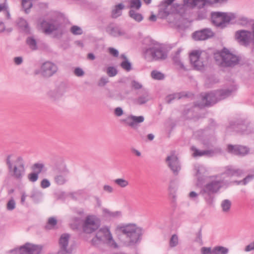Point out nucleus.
Wrapping results in <instances>:
<instances>
[{
  "label": "nucleus",
  "mask_w": 254,
  "mask_h": 254,
  "mask_svg": "<svg viewBox=\"0 0 254 254\" xmlns=\"http://www.w3.org/2000/svg\"><path fill=\"white\" fill-rule=\"evenodd\" d=\"M117 229L125 236L127 246L134 245L141 239L142 230L134 224L120 225Z\"/></svg>",
  "instance_id": "obj_1"
},
{
  "label": "nucleus",
  "mask_w": 254,
  "mask_h": 254,
  "mask_svg": "<svg viewBox=\"0 0 254 254\" xmlns=\"http://www.w3.org/2000/svg\"><path fill=\"white\" fill-rule=\"evenodd\" d=\"M235 90V88H231V89L218 90L207 93L202 98V101L204 105H198V106L202 108L203 106H212L219 101L229 96Z\"/></svg>",
  "instance_id": "obj_2"
},
{
  "label": "nucleus",
  "mask_w": 254,
  "mask_h": 254,
  "mask_svg": "<svg viewBox=\"0 0 254 254\" xmlns=\"http://www.w3.org/2000/svg\"><path fill=\"white\" fill-rule=\"evenodd\" d=\"M6 163L10 175L16 180H21L25 172L24 162L22 157L19 156L13 162H11L10 156L8 155Z\"/></svg>",
  "instance_id": "obj_3"
},
{
  "label": "nucleus",
  "mask_w": 254,
  "mask_h": 254,
  "mask_svg": "<svg viewBox=\"0 0 254 254\" xmlns=\"http://www.w3.org/2000/svg\"><path fill=\"white\" fill-rule=\"evenodd\" d=\"M144 58L148 61L163 60L166 59L167 53L164 48L157 42H151L143 52Z\"/></svg>",
  "instance_id": "obj_4"
},
{
  "label": "nucleus",
  "mask_w": 254,
  "mask_h": 254,
  "mask_svg": "<svg viewBox=\"0 0 254 254\" xmlns=\"http://www.w3.org/2000/svg\"><path fill=\"white\" fill-rule=\"evenodd\" d=\"M91 242L92 245L95 246H98L102 244H106L114 248L117 247L109 229L107 227L100 228L97 232L95 236L91 240Z\"/></svg>",
  "instance_id": "obj_5"
},
{
  "label": "nucleus",
  "mask_w": 254,
  "mask_h": 254,
  "mask_svg": "<svg viewBox=\"0 0 254 254\" xmlns=\"http://www.w3.org/2000/svg\"><path fill=\"white\" fill-rule=\"evenodd\" d=\"M223 181L213 180L207 183L201 190V194L208 203H211L213 199V194L217 193L222 187Z\"/></svg>",
  "instance_id": "obj_6"
},
{
  "label": "nucleus",
  "mask_w": 254,
  "mask_h": 254,
  "mask_svg": "<svg viewBox=\"0 0 254 254\" xmlns=\"http://www.w3.org/2000/svg\"><path fill=\"white\" fill-rule=\"evenodd\" d=\"M217 64L222 66L232 67L237 64L240 59L239 57L231 53L230 51L224 48L220 54L215 57Z\"/></svg>",
  "instance_id": "obj_7"
},
{
  "label": "nucleus",
  "mask_w": 254,
  "mask_h": 254,
  "mask_svg": "<svg viewBox=\"0 0 254 254\" xmlns=\"http://www.w3.org/2000/svg\"><path fill=\"white\" fill-rule=\"evenodd\" d=\"M211 16L212 23L221 28H225L227 24L236 18L234 13L222 12H213Z\"/></svg>",
  "instance_id": "obj_8"
},
{
  "label": "nucleus",
  "mask_w": 254,
  "mask_h": 254,
  "mask_svg": "<svg viewBox=\"0 0 254 254\" xmlns=\"http://www.w3.org/2000/svg\"><path fill=\"white\" fill-rule=\"evenodd\" d=\"M100 226V221L94 215L87 216L82 225L83 231L87 234L92 233L97 230Z\"/></svg>",
  "instance_id": "obj_9"
},
{
  "label": "nucleus",
  "mask_w": 254,
  "mask_h": 254,
  "mask_svg": "<svg viewBox=\"0 0 254 254\" xmlns=\"http://www.w3.org/2000/svg\"><path fill=\"white\" fill-rule=\"evenodd\" d=\"M57 65L54 63L47 61L41 65L39 71H36V74L40 73L44 77H50L55 74L58 71Z\"/></svg>",
  "instance_id": "obj_10"
},
{
  "label": "nucleus",
  "mask_w": 254,
  "mask_h": 254,
  "mask_svg": "<svg viewBox=\"0 0 254 254\" xmlns=\"http://www.w3.org/2000/svg\"><path fill=\"white\" fill-rule=\"evenodd\" d=\"M42 250V247L39 245L27 243L19 248L11 250V252H15L17 254H40Z\"/></svg>",
  "instance_id": "obj_11"
},
{
  "label": "nucleus",
  "mask_w": 254,
  "mask_h": 254,
  "mask_svg": "<svg viewBox=\"0 0 254 254\" xmlns=\"http://www.w3.org/2000/svg\"><path fill=\"white\" fill-rule=\"evenodd\" d=\"M252 29L253 30V27ZM235 38L241 45L247 46L250 42L253 43V31L251 32L244 30L237 31L235 33Z\"/></svg>",
  "instance_id": "obj_12"
},
{
  "label": "nucleus",
  "mask_w": 254,
  "mask_h": 254,
  "mask_svg": "<svg viewBox=\"0 0 254 254\" xmlns=\"http://www.w3.org/2000/svg\"><path fill=\"white\" fill-rule=\"evenodd\" d=\"M60 27V25L53 20H43L40 23L41 30L47 35L51 34L54 31H58Z\"/></svg>",
  "instance_id": "obj_13"
},
{
  "label": "nucleus",
  "mask_w": 254,
  "mask_h": 254,
  "mask_svg": "<svg viewBox=\"0 0 254 254\" xmlns=\"http://www.w3.org/2000/svg\"><path fill=\"white\" fill-rule=\"evenodd\" d=\"M190 60L191 64L196 70L203 69L205 64L201 53L199 51H194L190 54Z\"/></svg>",
  "instance_id": "obj_14"
},
{
  "label": "nucleus",
  "mask_w": 254,
  "mask_h": 254,
  "mask_svg": "<svg viewBox=\"0 0 254 254\" xmlns=\"http://www.w3.org/2000/svg\"><path fill=\"white\" fill-rule=\"evenodd\" d=\"M166 162L175 175H177L181 169V166L178 158L172 153L166 158Z\"/></svg>",
  "instance_id": "obj_15"
},
{
  "label": "nucleus",
  "mask_w": 254,
  "mask_h": 254,
  "mask_svg": "<svg viewBox=\"0 0 254 254\" xmlns=\"http://www.w3.org/2000/svg\"><path fill=\"white\" fill-rule=\"evenodd\" d=\"M144 121V118L143 116H135L130 115L125 119H121L120 122L125 124L132 128H136L138 124L143 122Z\"/></svg>",
  "instance_id": "obj_16"
},
{
  "label": "nucleus",
  "mask_w": 254,
  "mask_h": 254,
  "mask_svg": "<svg viewBox=\"0 0 254 254\" xmlns=\"http://www.w3.org/2000/svg\"><path fill=\"white\" fill-rule=\"evenodd\" d=\"M137 97L133 100V103L137 105H142L146 104L151 99L148 90L145 88L137 91Z\"/></svg>",
  "instance_id": "obj_17"
},
{
  "label": "nucleus",
  "mask_w": 254,
  "mask_h": 254,
  "mask_svg": "<svg viewBox=\"0 0 254 254\" xmlns=\"http://www.w3.org/2000/svg\"><path fill=\"white\" fill-rule=\"evenodd\" d=\"M65 92V85L64 84L62 83L55 89L49 90L47 94L50 99L55 101L61 97Z\"/></svg>",
  "instance_id": "obj_18"
},
{
  "label": "nucleus",
  "mask_w": 254,
  "mask_h": 254,
  "mask_svg": "<svg viewBox=\"0 0 254 254\" xmlns=\"http://www.w3.org/2000/svg\"><path fill=\"white\" fill-rule=\"evenodd\" d=\"M70 238V235L66 233L63 234L61 236L59 241L60 250L58 254H68L69 253L70 250L68 248V246Z\"/></svg>",
  "instance_id": "obj_19"
},
{
  "label": "nucleus",
  "mask_w": 254,
  "mask_h": 254,
  "mask_svg": "<svg viewBox=\"0 0 254 254\" xmlns=\"http://www.w3.org/2000/svg\"><path fill=\"white\" fill-rule=\"evenodd\" d=\"M227 151L232 154L243 156L248 154L249 149L245 146L229 144L227 146Z\"/></svg>",
  "instance_id": "obj_20"
},
{
  "label": "nucleus",
  "mask_w": 254,
  "mask_h": 254,
  "mask_svg": "<svg viewBox=\"0 0 254 254\" xmlns=\"http://www.w3.org/2000/svg\"><path fill=\"white\" fill-rule=\"evenodd\" d=\"M106 31L110 35L115 37L123 36L126 34L121 27L114 23H111L107 25Z\"/></svg>",
  "instance_id": "obj_21"
},
{
  "label": "nucleus",
  "mask_w": 254,
  "mask_h": 254,
  "mask_svg": "<svg viewBox=\"0 0 254 254\" xmlns=\"http://www.w3.org/2000/svg\"><path fill=\"white\" fill-rule=\"evenodd\" d=\"M213 36V33L208 28L203 29L193 33V38L195 40H205Z\"/></svg>",
  "instance_id": "obj_22"
},
{
  "label": "nucleus",
  "mask_w": 254,
  "mask_h": 254,
  "mask_svg": "<svg viewBox=\"0 0 254 254\" xmlns=\"http://www.w3.org/2000/svg\"><path fill=\"white\" fill-rule=\"evenodd\" d=\"M172 7L171 4H167L165 0L162 1L160 5L159 14L162 18L167 16L171 12L170 8Z\"/></svg>",
  "instance_id": "obj_23"
},
{
  "label": "nucleus",
  "mask_w": 254,
  "mask_h": 254,
  "mask_svg": "<svg viewBox=\"0 0 254 254\" xmlns=\"http://www.w3.org/2000/svg\"><path fill=\"white\" fill-rule=\"evenodd\" d=\"M231 127L236 131L240 132L242 134H248L251 132V131L248 129V126L243 123L231 124Z\"/></svg>",
  "instance_id": "obj_24"
},
{
  "label": "nucleus",
  "mask_w": 254,
  "mask_h": 254,
  "mask_svg": "<svg viewBox=\"0 0 254 254\" xmlns=\"http://www.w3.org/2000/svg\"><path fill=\"white\" fill-rule=\"evenodd\" d=\"M228 0H195L194 6H197L199 8L203 7L207 4H212L216 3H224Z\"/></svg>",
  "instance_id": "obj_25"
},
{
  "label": "nucleus",
  "mask_w": 254,
  "mask_h": 254,
  "mask_svg": "<svg viewBox=\"0 0 254 254\" xmlns=\"http://www.w3.org/2000/svg\"><path fill=\"white\" fill-rule=\"evenodd\" d=\"M191 150L193 151L192 155L194 157L202 156H211L214 154V151L212 150H199L194 146L191 147Z\"/></svg>",
  "instance_id": "obj_26"
},
{
  "label": "nucleus",
  "mask_w": 254,
  "mask_h": 254,
  "mask_svg": "<svg viewBox=\"0 0 254 254\" xmlns=\"http://www.w3.org/2000/svg\"><path fill=\"white\" fill-rule=\"evenodd\" d=\"M189 95L186 92L176 93L169 95L166 97L165 100L167 103H170L173 100L177 99H180L183 97H188Z\"/></svg>",
  "instance_id": "obj_27"
},
{
  "label": "nucleus",
  "mask_w": 254,
  "mask_h": 254,
  "mask_svg": "<svg viewBox=\"0 0 254 254\" xmlns=\"http://www.w3.org/2000/svg\"><path fill=\"white\" fill-rule=\"evenodd\" d=\"M54 180L57 185L59 186L64 185L67 182L66 175L64 173L58 174L55 176Z\"/></svg>",
  "instance_id": "obj_28"
},
{
  "label": "nucleus",
  "mask_w": 254,
  "mask_h": 254,
  "mask_svg": "<svg viewBox=\"0 0 254 254\" xmlns=\"http://www.w3.org/2000/svg\"><path fill=\"white\" fill-rule=\"evenodd\" d=\"M124 5L123 3H119L116 5L113 8L111 12V16L113 18H116L122 14V11L124 8Z\"/></svg>",
  "instance_id": "obj_29"
},
{
  "label": "nucleus",
  "mask_w": 254,
  "mask_h": 254,
  "mask_svg": "<svg viewBox=\"0 0 254 254\" xmlns=\"http://www.w3.org/2000/svg\"><path fill=\"white\" fill-rule=\"evenodd\" d=\"M181 49H179L176 52L175 55L173 57V60L174 63L179 66L182 69H186L184 67L183 64L182 63L180 60V53L181 52Z\"/></svg>",
  "instance_id": "obj_30"
},
{
  "label": "nucleus",
  "mask_w": 254,
  "mask_h": 254,
  "mask_svg": "<svg viewBox=\"0 0 254 254\" xmlns=\"http://www.w3.org/2000/svg\"><path fill=\"white\" fill-rule=\"evenodd\" d=\"M121 57L124 60L121 64V67L127 71H130L131 69V63L128 61L127 57L124 54L121 55Z\"/></svg>",
  "instance_id": "obj_31"
},
{
  "label": "nucleus",
  "mask_w": 254,
  "mask_h": 254,
  "mask_svg": "<svg viewBox=\"0 0 254 254\" xmlns=\"http://www.w3.org/2000/svg\"><path fill=\"white\" fill-rule=\"evenodd\" d=\"M232 205L231 201L229 199L223 200L221 203V206L222 211L224 213H228L231 209Z\"/></svg>",
  "instance_id": "obj_32"
},
{
  "label": "nucleus",
  "mask_w": 254,
  "mask_h": 254,
  "mask_svg": "<svg viewBox=\"0 0 254 254\" xmlns=\"http://www.w3.org/2000/svg\"><path fill=\"white\" fill-rule=\"evenodd\" d=\"M32 170L35 173L38 175L43 171H46L44 164L42 163H36L33 164L32 167Z\"/></svg>",
  "instance_id": "obj_33"
},
{
  "label": "nucleus",
  "mask_w": 254,
  "mask_h": 254,
  "mask_svg": "<svg viewBox=\"0 0 254 254\" xmlns=\"http://www.w3.org/2000/svg\"><path fill=\"white\" fill-rule=\"evenodd\" d=\"M129 16L137 22H140L143 20V17L141 14L136 12L131 9L129 11Z\"/></svg>",
  "instance_id": "obj_34"
},
{
  "label": "nucleus",
  "mask_w": 254,
  "mask_h": 254,
  "mask_svg": "<svg viewBox=\"0 0 254 254\" xmlns=\"http://www.w3.org/2000/svg\"><path fill=\"white\" fill-rule=\"evenodd\" d=\"M229 249L223 246H216L213 248V254H228Z\"/></svg>",
  "instance_id": "obj_35"
},
{
  "label": "nucleus",
  "mask_w": 254,
  "mask_h": 254,
  "mask_svg": "<svg viewBox=\"0 0 254 254\" xmlns=\"http://www.w3.org/2000/svg\"><path fill=\"white\" fill-rule=\"evenodd\" d=\"M26 43L31 50H35L37 49L36 41L33 37H28L26 40Z\"/></svg>",
  "instance_id": "obj_36"
},
{
  "label": "nucleus",
  "mask_w": 254,
  "mask_h": 254,
  "mask_svg": "<svg viewBox=\"0 0 254 254\" xmlns=\"http://www.w3.org/2000/svg\"><path fill=\"white\" fill-rule=\"evenodd\" d=\"M104 213L108 216H109L112 218H117L120 217L121 216V211H114L112 212L107 209H104L103 210Z\"/></svg>",
  "instance_id": "obj_37"
},
{
  "label": "nucleus",
  "mask_w": 254,
  "mask_h": 254,
  "mask_svg": "<svg viewBox=\"0 0 254 254\" xmlns=\"http://www.w3.org/2000/svg\"><path fill=\"white\" fill-rule=\"evenodd\" d=\"M114 182L117 185L121 188H126L129 184L127 180L122 178L115 179Z\"/></svg>",
  "instance_id": "obj_38"
},
{
  "label": "nucleus",
  "mask_w": 254,
  "mask_h": 254,
  "mask_svg": "<svg viewBox=\"0 0 254 254\" xmlns=\"http://www.w3.org/2000/svg\"><path fill=\"white\" fill-rule=\"evenodd\" d=\"M57 224V221L56 218L54 217H50L49 218L47 225L45 226V228L47 229H53Z\"/></svg>",
  "instance_id": "obj_39"
},
{
  "label": "nucleus",
  "mask_w": 254,
  "mask_h": 254,
  "mask_svg": "<svg viewBox=\"0 0 254 254\" xmlns=\"http://www.w3.org/2000/svg\"><path fill=\"white\" fill-rule=\"evenodd\" d=\"M17 24L18 26L23 29L26 32H28L29 31L28 28V24L27 21L24 19L23 18H20L18 20Z\"/></svg>",
  "instance_id": "obj_40"
},
{
  "label": "nucleus",
  "mask_w": 254,
  "mask_h": 254,
  "mask_svg": "<svg viewBox=\"0 0 254 254\" xmlns=\"http://www.w3.org/2000/svg\"><path fill=\"white\" fill-rule=\"evenodd\" d=\"M21 5L26 13H28V10L32 6V2L29 0H22Z\"/></svg>",
  "instance_id": "obj_41"
},
{
  "label": "nucleus",
  "mask_w": 254,
  "mask_h": 254,
  "mask_svg": "<svg viewBox=\"0 0 254 254\" xmlns=\"http://www.w3.org/2000/svg\"><path fill=\"white\" fill-rule=\"evenodd\" d=\"M129 3L130 8H135L137 10L139 9L141 5L140 0H130Z\"/></svg>",
  "instance_id": "obj_42"
},
{
  "label": "nucleus",
  "mask_w": 254,
  "mask_h": 254,
  "mask_svg": "<svg viewBox=\"0 0 254 254\" xmlns=\"http://www.w3.org/2000/svg\"><path fill=\"white\" fill-rule=\"evenodd\" d=\"M151 74V77L154 79L162 80L164 78V75L163 73L156 70L152 71Z\"/></svg>",
  "instance_id": "obj_43"
},
{
  "label": "nucleus",
  "mask_w": 254,
  "mask_h": 254,
  "mask_svg": "<svg viewBox=\"0 0 254 254\" xmlns=\"http://www.w3.org/2000/svg\"><path fill=\"white\" fill-rule=\"evenodd\" d=\"M178 244V237L177 235L174 234L172 236L169 245L171 247H175Z\"/></svg>",
  "instance_id": "obj_44"
},
{
  "label": "nucleus",
  "mask_w": 254,
  "mask_h": 254,
  "mask_svg": "<svg viewBox=\"0 0 254 254\" xmlns=\"http://www.w3.org/2000/svg\"><path fill=\"white\" fill-rule=\"evenodd\" d=\"M70 32L74 35H81L83 33L81 28L76 25L72 26L70 28Z\"/></svg>",
  "instance_id": "obj_45"
},
{
  "label": "nucleus",
  "mask_w": 254,
  "mask_h": 254,
  "mask_svg": "<svg viewBox=\"0 0 254 254\" xmlns=\"http://www.w3.org/2000/svg\"><path fill=\"white\" fill-rule=\"evenodd\" d=\"M130 85L131 87L134 90H142L143 89L142 85L139 82L135 80L131 81Z\"/></svg>",
  "instance_id": "obj_46"
},
{
  "label": "nucleus",
  "mask_w": 254,
  "mask_h": 254,
  "mask_svg": "<svg viewBox=\"0 0 254 254\" xmlns=\"http://www.w3.org/2000/svg\"><path fill=\"white\" fill-rule=\"evenodd\" d=\"M107 73L110 77L115 76L118 73L117 70L113 66L108 67Z\"/></svg>",
  "instance_id": "obj_47"
},
{
  "label": "nucleus",
  "mask_w": 254,
  "mask_h": 254,
  "mask_svg": "<svg viewBox=\"0 0 254 254\" xmlns=\"http://www.w3.org/2000/svg\"><path fill=\"white\" fill-rule=\"evenodd\" d=\"M73 73L76 76L81 77L84 75L85 72L81 68L77 67L75 68V69L73 71Z\"/></svg>",
  "instance_id": "obj_48"
},
{
  "label": "nucleus",
  "mask_w": 254,
  "mask_h": 254,
  "mask_svg": "<svg viewBox=\"0 0 254 254\" xmlns=\"http://www.w3.org/2000/svg\"><path fill=\"white\" fill-rule=\"evenodd\" d=\"M15 208V202L13 199H10L6 205V208L8 210H12Z\"/></svg>",
  "instance_id": "obj_49"
},
{
  "label": "nucleus",
  "mask_w": 254,
  "mask_h": 254,
  "mask_svg": "<svg viewBox=\"0 0 254 254\" xmlns=\"http://www.w3.org/2000/svg\"><path fill=\"white\" fill-rule=\"evenodd\" d=\"M28 178L31 182H35L37 181L38 179V174L35 172L31 173L28 174Z\"/></svg>",
  "instance_id": "obj_50"
},
{
  "label": "nucleus",
  "mask_w": 254,
  "mask_h": 254,
  "mask_svg": "<svg viewBox=\"0 0 254 254\" xmlns=\"http://www.w3.org/2000/svg\"><path fill=\"white\" fill-rule=\"evenodd\" d=\"M242 173V171L240 170H235L232 169H229L227 171V173L229 175H231L233 176H239Z\"/></svg>",
  "instance_id": "obj_51"
},
{
  "label": "nucleus",
  "mask_w": 254,
  "mask_h": 254,
  "mask_svg": "<svg viewBox=\"0 0 254 254\" xmlns=\"http://www.w3.org/2000/svg\"><path fill=\"white\" fill-rule=\"evenodd\" d=\"M201 254H213V249L210 247H202L201 249Z\"/></svg>",
  "instance_id": "obj_52"
},
{
  "label": "nucleus",
  "mask_w": 254,
  "mask_h": 254,
  "mask_svg": "<svg viewBox=\"0 0 254 254\" xmlns=\"http://www.w3.org/2000/svg\"><path fill=\"white\" fill-rule=\"evenodd\" d=\"M254 177V175H249L247 177H246L245 178H244L242 181H237L236 182L238 185H239L241 184V183H243L244 185L247 184L250 181L252 180L253 178Z\"/></svg>",
  "instance_id": "obj_53"
},
{
  "label": "nucleus",
  "mask_w": 254,
  "mask_h": 254,
  "mask_svg": "<svg viewBox=\"0 0 254 254\" xmlns=\"http://www.w3.org/2000/svg\"><path fill=\"white\" fill-rule=\"evenodd\" d=\"M109 82L108 79L107 77H102L98 82V85L100 87L105 86Z\"/></svg>",
  "instance_id": "obj_54"
},
{
  "label": "nucleus",
  "mask_w": 254,
  "mask_h": 254,
  "mask_svg": "<svg viewBox=\"0 0 254 254\" xmlns=\"http://www.w3.org/2000/svg\"><path fill=\"white\" fill-rule=\"evenodd\" d=\"M50 185V181L47 179H43L41 182V187L43 189L49 187Z\"/></svg>",
  "instance_id": "obj_55"
},
{
  "label": "nucleus",
  "mask_w": 254,
  "mask_h": 254,
  "mask_svg": "<svg viewBox=\"0 0 254 254\" xmlns=\"http://www.w3.org/2000/svg\"><path fill=\"white\" fill-rule=\"evenodd\" d=\"M198 19H203L206 17V11L205 9L199 11L197 14Z\"/></svg>",
  "instance_id": "obj_56"
},
{
  "label": "nucleus",
  "mask_w": 254,
  "mask_h": 254,
  "mask_svg": "<svg viewBox=\"0 0 254 254\" xmlns=\"http://www.w3.org/2000/svg\"><path fill=\"white\" fill-rule=\"evenodd\" d=\"M114 113L117 117H120L124 114L123 110L121 107H117L114 110Z\"/></svg>",
  "instance_id": "obj_57"
},
{
  "label": "nucleus",
  "mask_w": 254,
  "mask_h": 254,
  "mask_svg": "<svg viewBox=\"0 0 254 254\" xmlns=\"http://www.w3.org/2000/svg\"><path fill=\"white\" fill-rule=\"evenodd\" d=\"M254 250V241L247 245L245 248V251L246 252Z\"/></svg>",
  "instance_id": "obj_58"
},
{
  "label": "nucleus",
  "mask_w": 254,
  "mask_h": 254,
  "mask_svg": "<svg viewBox=\"0 0 254 254\" xmlns=\"http://www.w3.org/2000/svg\"><path fill=\"white\" fill-rule=\"evenodd\" d=\"M0 1L3 2V3L0 4V12L2 10H6V9H7L6 0H0Z\"/></svg>",
  "instance_id": "obj_59"
},
{
  "label": "nucleus",
  "mask_w": 254,
  "mask_h": 254,
  "mask_svg": "<svg viewBox=\"0 0 254 254\" xmlns=\"http://www.w3.org/2000/svg\"><path fill=\"white\" fill-rule=\"evenodd\" d=\"M109 51L110 54L115 57H117L119 55V52L118 50L113 48H109Z\"/></svg>",
  "instance_id": "obj_60"
},
{
  "label": "nucleus",
  "mask_w": 254,
  "mask_h": 254,
  "mask_svg": "<svg viewBox=\"0 0 254 254\" xmlns=\"http://www.w3.org/2000/svg\"><path fill=\"white\" fill-rule=\"evenodd\" d=\"M195 241L199 243H202V234L201 230L197 233Z\"/></svg>",
  "instance_id": "obj_61"
},
{
  "label": "nucleus",
  "mask_w": 254,
  "mask_h": 254,
  "mask_svg": "<svg viewBox=\"0 0 254 254\" xmlns=\"http://www.w3.org/2000/svg\"><path fill=\"white\" fill-rule=\"evenodd\" d=\"M195 1V0H184L185 4L191 7L194 6Z\"/></svg>",
  "instance_id": "obj_62"
},
{
  "label": "nucleus",
  "mask_w": 254,
  "mask_h": 254,
  "mask_svg": "<svg viewBox=\"0 0 254 254\" xmlns=\"http://www.w3.org/2000/svg\"><path fill=\"white\" fill-rule=\"evenodd\" d=\"M198 195V194L193 191L190 192L189 194V197L192 200H195L197 198Z\"/></svg>",
  "instance_id": "obj_63"
},
{
  "label": "nucleus",
  "mask_w": 254,
  "mask_h": 254,
  "mask_svg": "<svg viewBox=\"0 0 254 254\" xmlns=\"http://www.w3.org/2000/svg\"><path fill=\"white\" fill-rule=\"evenodd\" d=\"M103 190L106 192H108L109 193H112L113 191V188L109 185H105L103 187Z\"/></svg>",
  "instance_id": "obj_64"
}]
</instances>
